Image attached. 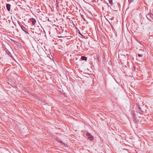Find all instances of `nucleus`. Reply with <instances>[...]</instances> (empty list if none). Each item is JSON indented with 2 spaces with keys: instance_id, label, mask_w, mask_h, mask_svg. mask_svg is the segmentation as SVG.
Masks as SVG:
<instances>
[{
  "instance_id": "1",
  "label": "nucleus",
  "mask_w": 153,
  "mask_h": 153,
  "mask_svg": "<svg viewBox=\"0 0 153 153\" xmlns=\"http://www.w3.org/2000/svg\"><path fill=\"white\" fill-rule=\"evenodd\" d=\"M69 34V32L68 28H67L66 26L64 29L61 35V36L62 37H65L68 36Z\"/></svg>"
},
{
  "instance_id": "2",
  "label": "nucleus",
  "mask_w": 153,
  "mask_h": 153,
  "mask_svg": "<svg viewBox=\"0 0 153 153\" xmlns=\"http://www.w3.org/2000/svg\"><path fill=\"white\" fill-rule=\"evenodd\" d=\"M61 20V22H59V21H58V20H56L57 21V22L56 23L55 21L54 20H53V21L54 22V23L53 24L55 25V26H58V25H57V24H59L60 25H62V26H64V25H65V26H66L67 24H66L65 23V22L64 21V20Z\"/></svg>"
},
{
  "instance_id": "3",
  "label": "nucleus",
  "mask_w": 153,
  "mask_h": 153,
  "mask_svg": "<svg viewBox=\"0 0 153 153\" xmlns=\"http://www.w3.org/2000/svg\"><path fill=\"white\" fill-rule=\"evenodd\" d=\"M143 107V106H138L136 108L137 112L141 114H143L144 113Z\"/></svg>"
},
{
  "instance_id": "4",
  "label": "nucleus",
  "mask_w": 153,
  "mask_h": 153,
  "mask_svg": "<svg viewBox=\"0 0 153 153\" xmlns=\"http://www.w3.org/2000/svg\"><path fill=\"white\" fill-rule=\"evenodd\" d=\"M6 22H7V25L8 26L10 27L14 28V26L13 25L14 23L13 20H7V21L6 20Z\"/></svg>"
},
{
  "instance_id": "5",
  "label": "nucleus",
  "mask_w": 153,
  "mask_h": 153,
  "mask_svg": "<svg viewBox=\"0 0 153 153\" xmlns=\"http://www.w3.org/2000/svg\"><path fill=\"white\" fill-rule=\"evenodd\" d=\"M35 27H36L35 26ZM30 29H32L34 30V31H33V33L35 32V33L39 34V33L40 32V28H39V27L38 26H37V28H31Z\"/></svg>"
},
{
  "instance_id": "6",
  "label": "nucleus",
  "mask_w": 153,
  "mask_h": 153,
  "mask_svg": "<svg viewBox=\"0 0 153 153\" xmlns=\"http://www.w3.org/2000/svg\"><path fill=\"white\" fill-rule=\"evenodd\" d=\"M146 25L148 27L151 28L153 25V22L151 20H149V22L147 23H146Z\"/></svg>"
},
{
  "instance_id": "7",
  "label": "nucleus",
  "mask_w": 153,
  "mask_h": 153,
  "mask_svg": "<svg viewBox=\"0 0 153 153\" xmlns=\"http://www.w3.org/2000/svg\"><path fill=\"white\" fill-rule=\"evenodd\" d=\"M19 26L21 27V29L23 31L25 32L26 33H27L28 34H29L27 31V29L26 28H25L24 26H23V25L20 23Z\"/></svg>"
},
{
  "instance_id": "8",
  "label": "nucleus",
  "mask_w": 153,
  "mask_h": 153,
  "mask_svg": "<svg viewBox=\"0 0 153 153\" xmlns=\"http://www.w3.org/2000/svg\"><path fill=\"white\" fill-rule=\"evenodd\" d=\"M146 17L148 19H153V14L151 13H149L146 15Z\"/></svg>"
},
{
  "instance_id": "9",
  "label": "nucleus",
  "mask_w": 153,
  "mask_h": 153,
  "mask_svg": "<svg viewBox=\"0 0 153 153\" xmlns=\"http://www.w3.org/2000/svg\"><path fill=\"white\" fill-rule=\"evenodd\" d=\"M86 135L88 136V138L90 140H91L93 139V136L92 135H91L90 133L89 132H87Z\"/></svg>"
},
{
  "instance_id": "10",
  "label": "nucleus",
  "mask_w": 153,
  "mask_h": 153,
  "mask_svg": "<svg viewBox=\"0 0 153 153\" xmlns=\"http://www.w3.org/2000/svg\"><path fill=\"white\" fill-rule=\"evenodd\" d=\"M132 120L136 124H138L139 123V121L137 119L136 116H134V117H132Z\"/></svg>"
},
{
  "instance_id": "11",
  "label": "nucleus",
  "mask_w": 153,
  "mask_h": 153,
  "mask_svg": "<svg viewBox=\"0 0 153 153\" xmlns=\"http://www.w3.org/2000/svg\"><path fill=\"white\" fill-rule=\"evenodd\" d=\"M28 22L29 23H30L32 24V25H34L36 23V20H29Z\"/></svg>"
},
{
  "instance_id": "12",
  "label": "nucleus",
  "mask_w": 153,
  "mask_h": 153,
  "mask_svg": "<svg viewBox=\"0 0 153 153\" xmlns=\"http://www.w3.org/2000/svg\"><path fill=\"white\" fill-rule=\"evenodd\" d=\"M11 5L9 4H6V7L7 10L9 11H10V10Z\"/></svg>"
},
{
  "instance_id": "13",
  "label": "nucleus",
  "mask_w": 153,
  "mask_h": 153,
  "mask_svg": "<svg viewBox=\"0 0 153 153\" xmlns=\"http://www.w3.org/2000/svg\"><path fill=\"white\" fill-rule=\"evenodd\" d=\"M60 27L61 28V30H60V31H59V33L61 34V35L62 33L64 28V26H60Z\"/></svg>"
},
{
  "instance_id": "14",
  "label": "nucleus",
  "mask_w": 153,
  "mask_h": 153,
  "mask_svg": "<svg viewBox=\"0 0 153 153\" xmlns=\"http://www.w3.org/2000/svg\"><path fill=\"white\" fill-rule=\"evenodd\" d=\"M96 58L97 60H98L99 62H100L101 60V59L100 58V56L98 54L97 55Z\"/></svg>"
},
{
  "instance_id": "15",
  "label": "nucleus",
  "mask_w": 153,
  "mask_h": 153,
  "mask_svg": "<svg viewBox=\"0 0 153 153\" xmlns=\"http://www.w3.org/2000/svg\"><path fill=\"white\" fill-rule=\"evenodd\" d=\"M37 99L39 100L40 101H42L43 102H44V100L43 99V98L42 97H37Z\"/></svg>"
},
{
  "instance_id": "16",
  "label": "nucleus",
  "mask_w": 153,
  "mask_h": 153,
  "mask_svg": "<svg viewBox=\"0 0 153 153\" xmlns=\"http://www.w3.org/2000/svg\"><path fill=\"white\" fill-rule=\"evenodd\" d=\"M81 59L82 60H85V61H86L87 59V58L86 57L84 56H82L81 57Z\"/></svg>"
},
{
  "instance_id": "17",
  "label": "nucleus",
  "mask_w": 153,
  "mask_h": 153,
  "mask_svg": "<svg viewBox=\"0 0 153 153\" xmlns=\"http://www.w3.org/2000/svg\"><path fill=\"white\" fill-rule=\"evenodd\" d=\"M71 22H73V25L75 26H76L77 25V23L78 22L77 21L76 22V21H73L72 20H71Z\"/></svg>"
},
{
  "instance_id": "18",
  "label": "nucleus",
  "mask_w": 153,
  "mask_h": 153,
  "mask_svg": "<svg viewBox=\"0 0 153 153\" xmlns=\"http://www.w3.org/2000/svg\"><path fill=\"white\" fill-rule=\"evenodd\" d=\"M131 114L132 117H134V116H136L135 114L134 113V111H131Z\"/></svg>"
},
{
  "instance_id": "19",
  "label": "nucleus",
  "mask_w": 153,
  "mask_h": 153,
  "mask_svg": "<svg viewBox=\"0 0 153 153\" xmlns=\"http://www.w3.org/2000/svg\"><path fill=\"white\" fill-rule=\"evenodd\" d=\"M14 44L17 46L19 45V43L16 41H14Z\"/></svg>"
},
{
  "instance_id": "20",
  "label": "nucleus",
  "mask_w": 153,
  "mask_h": 153,
  "mask_svg": "<svg viewBox=\"0 0 153 153\" xmlns=\"http://www.w3.org/2000/svg\"><path fill=\"white\" fill-rule=\"evenodd\" d=\"M15 21L16 22H17L18 23L19 25V23H20V24H22H22L23 23V22H20V21H19L17 20H15Z\"/></svg>"
},
{
  "instance_id": "21",
  "label": "nucleus",
  "mask_w": 153,
  "mask_h": 153,
  "mask_svg": "<svg viewBox=\"0 0 153 153\" xmlns=\"http://www.w3.org/2000/svg\"><path fill=\"white\" fill-rule=\"evenodd\" d=\"M109 2V3L111 5H112V4H113L112 0H108Z\"/></svg>"
},
{
  "instance_id": "22",
  "label": "nucleus",
  "mask_w": 153,
  "mask_h": 153,
  "mask_svg": "<svg viewBox=\"0 0 153 153\" xmlns=\"http://www.w3.org/2000/svg\"><path fill=\"white\" fill-rule=\"evenodd\" d=\"M137 56L139 57H141L143 56V55L142 54H140V53H138Z\"/></svg>"
},
{
  "instance_id": "23",
  "label": "nucleus",
  "mask_w": 153,
  "mask_h": 153,
  "mask_svg": "<svg viewBox=\"0 0 153 153\" xmlns=\"http://www.w3.org/2000/svg\"><path fill=\"white\" fill-rule=\"evenodd\" d=\"M15 20H14V21H13V25L14 26H16V22H16Z\"/></svg>"
},
{
  "instance_id": "24",
  "label": "nucleus",
  "mask_w": 153,
  "mask_h": 153,
  "mask_svg": "<svg viewBox=\"0 0 153 153\" xmlns=\"http://www.w3.org/2000/svg\"><path fill=\"white\" fill-rule=\"evenodd\" d=\"M15 20H14V21H13V25L14 26H16V22H16Z\"/></svg>"
},
{
  "instance_id": "25",
  "label": "nucleus",
  "mask_w": 153,
  "mask_h": 153,
  "mask_svg": "<svg viewBox=\"0 0 153 153\" xmlns=\"http://www.w3.org/2000/svg\"><path fill=\"white\" fill-rule=\"evenodd\" d=\"M56 140H57L58 142H60V143H62V141L60 139H56Z\"/></svg>"
},
{
  "instance_id": "26",
  "label": "nucleus",
  "mask_w": 153,
  "mask_h": 153,
  "mask_svg": "<svg viewBox=\"0 0 153 153\" xmlns=\"http://www.w3.org/2000/svg\"><path fill=\"white\" fill-rule=\"evenodd\" d=\"M134 0H128V2L129 3H130L132 2Z\"/></svg>"
},
{
  "instance_id": "27",
  "label": "nucleus",
  "mask_w": 153,
  "mask_h": 153,
  "mask_svg": "<svg viewBox=\"0 0 153 153\" xmlns=\"http://www.w3.org/2000/svg\"><path fill=\"white\" fill-rule=\"evenodd\" d=\"M8 53H7V54H8V55H9V56H11V53L9 52V51H8Z\"/></svg>"
},
{
  "instance_id": "28",
  "label": "nucleus",
  "mask_w": 153,
  "mask_h": 153,
  "mask_svg": "<svg viewBox=\"0 0 153 153\" xmlns=\"http://www.w3.org/2000/svg\"><path fill=\"white\" fill-rule=\"evenodd\" d=\"M79 34L80 35H81V36H83L82 34L81 33H80V31H79Z\"/></svg>"
},
{
  "instance_id": "29",
  "label": "nucleus",
  "mask_w": 153,
  "mask_h": 153,
  "mask_svg": "<svg viewBox=\"0 0 153 153\" xmlns=\"http://www.w3.org/2000/svg\"><path fill=\"white\" fill-rule=\"evenodd\" d=\"M106 21L107 22H108L110 23V24L111 25V23L109 21H108V20L106 19Z\"/></svg>"
},
{
  "instance_id": "30",
  "label": "nucleus",
  "mask_w": 153,
  "mask_h": 153,
  "mask_svg": "<svg viewBox=\"0 0 153 153\" xmlns=\"http://www.w3.org/2000/svg\"><path fill=\"white\" fill-rule=\"evenodd\" d=\"M48 21H50V22H52V23H53V22L52 21H50V20L48 19Z\"/></svg>"
},
{
  "instance_id": "31",
  "label": "nucleus",
  "mask_w": 153,
  "mask_h": 153,
  "mask_svg": "<svg viewBox=\"0 0 153 153\" xmlns=\"http://www.w3.org/2000/svg\"><path fill=\"white\" fill-rule=\"evenodd\" d=\"M11 86H12V87H14V86H15V85H14V84H13L12 85H11Z\"/></svg>"
},
{
  "instance_id": "32",
  "label": "nucleus",
  "mask_w": 153,
  "mask_h": 153,
  "mask_svg": "<svg viewBox=\"0 0 153 153\" xmlns=\"http://www.w3.org/2000/svg\"><path fill=\"white\" fill-rule=\"evenodd\" d=\"M56 5H57V7H58L59 3H57V4H56Z\"/></svg>"
},
{
  "instance_id": "33",
  "label": "nucleus",
  "mask_w": 153,
  "mask_h": 153,
  "mask_svg": "<svg viewBox=\"0 0 153 153\" xmlns=\"http://www.w3.org/2000/svg\"><path fill=\"white\" fill-rule=\"evenodd\" d=\"M29 19H35L34 18H30Z\"/></svg>"
},
{
  "instance_id": "34",
  "label": "nucleus",
  "mask_w": 153,
  "mask_h": 153,
  "mask_svg": "<svg viewBox=\"0 0 153 153\" xmlns=\"http://www.w3.org/2000/svg\"><path fill=\"white\" fill-rule=\"evenodd\" d=\"M101 22H102V23H103V22L102 21V19H101Z\"/></svg>"
},
{
  "instance_id": "35",
  "label": "nucleus",
  "mask_w": 153,
  "mask_h": 153,
  "mask_svg": "<svg viewBox=\"0 0 153 153\" xmlns=\"http://www.w3.org/2000/svg\"><path fill=\"white\" fill-rule=\"evenodd\" d=\"M46 20H45V21H43V22H46Z\"/></svg>"
},
{
  "instance_id": "36",
  "label": "nucleus",
  "mask_w": 153,
  "mask_h": 153,
  "mask_svg": "<svg viewBox=\"0 0 153 153\" xmlns=\"http://www.w3.org/2000/svg\"><path fill=\"white\" fill-rule=\"evenodd\" d=\"M120 58V56H119V58Z\"/></svg>"
},
{
  "instance_id": "37",
  "label": "nucleus",
  "mask_w": 153,
  "mask_h": 153,
  "mask_svg": "<svg viewBox=\"0 0 153 153\" xmlns=\"http://www.w3.org/2000/svg\"><path fill=\"white\" fill-rule=\"evenodd\" d=\"M84 21H85L86 20L85 19V20H84Z\"/></svg>"
},
{
  "instance_id": "38",
  "label": "nucleus",
  "mask_w": 153,
  "mask_h": 153,
  "mask_svg": "<svg viewBox=\"0 0 153 153\" xmlns=\"http://www.w3.org/2000/svg\"><path fill=\"white\" fill-rule=\"evenodd\" d=\"M123 56H125V57H126V56H124V55H123Z\"/></svg>"
}]
</instances>
